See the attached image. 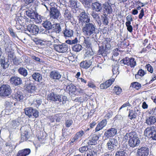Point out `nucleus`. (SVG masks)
<instances>
[{
    "label": "nucleus",
    "instance_id": "f257e3e1",
    "mask_svg": "<svg viewBox=\"0 0 156 156\" xmlns=\"http://www.w3.org/2000/svg\"><path fill=\"white\" fill-rule=\"evenodd\" d=\"M79 23L82 27V32L85 36L89 37L95 32L96 27L93 22L90 23V19L88 14L83 10L78 17Z\"/></svg>",
    "mask_w": 156,
    "mask_h": 156
},
{
    "label": "nucleus",
    "instance_id": "f03ea898",
    "mask_svg": "<svg viewBox=\"0 0 156 156\" xmlns=\"http://www.w3.org/2000/svg\"><path fill=\"white\" fill-rule=\"evenodd\" d=\"M144 135L147 137H149L154 140H156V126H152L147 128L144 132Z\"/></svg>",
    "mask_w": 156,
    "mask_h": 156
},
{
    "label": "nucleus",
    "instance_id": "7ed1b4c3",
    "mask_svg": "<svg viewBox=\"0 0 156 156\" xmlns=\"http://www.w3.org/2000/svg\"><path fill=\"white\" fill-rule=\"evenodd\" d=\"M12 90L8 84H3L0 87V96H8L11 94Z\"/></svg>",
    "mask_w": 156,
    "mask_h": 156
},
{
    "label": "nucleus",
    "instance_id": "20e7f679",
    "mask_svg": "<svg viewBox=\"0 0 156 156\" xmlns=\"http://www.w3.org/2000/svg\"><path fill=\"white\" fill-rule=\"evenodd\" d=\"M50 18L58 19V21H60L59 18H62L59 11L57 8L53 7L50 8Z\"/></svg>",
    "mask_w": 156,
    "mask_h": 156
},
{
    "label": "nucleus",
    "instance_id": "39448f33",
    "mask_svg": "<svg viewBox=\"0 0 156 156\" xmlns=\"http://www.w3.org/2000/svg\"><path fill=\"white\" fill-rule=\"evenodd\" d=\"M54 48L57 51L63 53L67 51L68 46L65 43H62L61 44H55L54 45Z\"/></svg>",
    "mask_w": 156,
    "mask_h": 156
},
{
    "label": "nucleus",
    "instance_id": "423d86ee",
    "mask_svg": "<svg viewBox=\"0 0 156 156\" xmlns=\"http://www.w3.org/2000/svg\"><path fill=\"white\" fill-rule=\"evenodd\" d=\"M62 95H57L53 93L50 94L48 95V100L54 101H58L61 102L64 101L65 98H63Z\"/></svg>",
    "mask_w": 156,
    "mask_h": 156
},
{
    "label": "nucleus",
    "instance_id": "0eeeda50",
    "mask_svg": "<svg viewBox=\"0 0 156 156\" xmlns=\"http://www.w3.org/2000/svg\"><path fill=\"white\" fill-rule=\"evenodd\" d=\"M118 144L117 140L115 138H111L108 141L107 146L108 150L112 151L116 147Z\"/></svg>",
    "mask_w": 156,
    "mask_h": 156
},
{
    "label": "nucleus",
    "instance_id": "6e6552de",
    "mask_svg": "<svg viewBox=\"0 0 156 156\" xmlns=\"http://www.w3.org/2000/svg\"><path fill=\"white\" fill-rule=\"evenodd\" d=\"M122 63H123L124 65L130 66L131 68L134 67L136 65V62L134 58H129L126 57L125 58L121 61Z\"/></svg>",
    "mask_w": 156,
    "mask_h": 156
},
{
    "label": "nucleus",
    "instance_id": "1a4fd4ad",
    "mask_svg": "<svg viewBox=\"0 0 156 156\" xmlns=\"http://www.w3.org/2000/svg\"><path fill=\"white\" fill-rule=\"evenodd\" d=\"M59 20L60 21H59L60 23L56 24L55 27L53 30L55 32V34H59L62 30V28L66 26L63 19L59 18Z\"/></svg>",
    "mask_w": 156,
    "mask_h": 156
},
{
    "label": "nucleus",
    "instance_id": "9d476101",
    "mask_svg": "<svg viewBox=\"0 0 156 156\" xmlns=\"http://www.w3.org/2000/svg\"><path fill=\"white\" fill-rule=\"evenodd\" d=\"M140 141L138 137L133 135L129 139V144L130 147H134L138 146L140 144Z\"/></svg>",
    "mask_w": 156,
    "mask_h": 156
},
{
    "label": "nucleus",
    "instance_id": "9b49d317",
    "mask_svg": "<svg viewBox=\"0 0 156 156\" xmlns=\"http://www.w3.org/2000/svg\"><path fill=\"white\" fill-rule=\"evenodd\" d=\"M149 150L147 147H142L137 151V156H147L149 154Z\"/></svg>",
    "mask_w": 156,
    "mask_h": 156
},
{
    "label": "nucleus",
    "instance_id": "f8f14e48",
    "mask_svg": "<svg viewBox=\"0 0 156 156\" xmlns=\"http://www.w3.org/2000/svg\"><path fill=\"white\" fill-rule=\"evenodd\" d=\"M99 138L98 136L93 135L86 140L85 141L88 145H95L97 143V141L98 140Z\"/></svg>",
    "mask_w": 156,
    "mask_h": 156
},
{
    "label": "nucleus",
    "instance_id": "ddd939ff",
    "mask_svg": "<svg viewBox=\"0 0 156 156\" xmlns=\"http://www.w3.org/2000/svg\"><path fill=\"white\" fill-rule=\"evenodd\" d=\"M91 7L93 11L97 12H100L102 10V4L98 1L92 3Z\"/></svg>",
    "mask_w": 156,
    "mask_h": 156
},
{
    "label": "nucleus",
    "instance_id": "4468645a",
    "mask_svg": "<svg viewBox=\"0 0 156 156\" xmlns=\"http://www.w3.org/2000/svg\"><path fill=\"white\" fill-rule=\"evenodd\" d=\"M27 30L32 34H37L39 30L38 27L34 24L29 25L27 27Z\"/></svg>",
    "mask_w": 156,
    "mask_h": 156
},
{
    "label": "nucleus",
    "instance_id": "2eb2a0df",
    "mask_svg": "<svg viewBox=\"0 0 156 156\" xmlns=\"http://www.w3.org/2000/svg\"><path fill=\"white\" fill-rule=\"evenodd\" d=\"M117 129L114 128H111L106 131L104 133L105 136L108 138L115 136L117 133Z\"/></svg>",
    "mask_w": 156,
    "mask_h": 156
},
{
    "label": "nucleus",
    "instance_id": "dca6fc26",
    "mask_svg": "<svg viewBox=\"0 0 156 156\" xmlns=\"http://www.w3.org/2000/svg\"><path fill=\"white\" fill-rule=\"evenodd\" d=\"M10 80L11 84L15 86L20 85L22 83L21 79L17 76H12L10 78Z\"/></svg>",
    "mask_w": 156,
    "mask_h": 156
},
{
    "label": "nucleus",
    "instance_id": "f3484780",
    "mask_svg": "<svg viewBox=\"0 0 156 156\" xmlns=\"http://www.w3.org/2000/svg\"><path fill=\"white\" fill-rule=\"evenodd\" d=\"M50 76L53 79L59 80L61 78V75L58 71L54 70L50 73Z\"/></svg>",
    "mask_w": 156,
    "mask_h": 156
},
{
    "label": "nucleus",
    "instance_id": "a211bd4d",
    "mask_svg": "<svg viewBox=\"0 0 156 156\" xmlns=\"http://www.w3.org/2000/svg\"><path fill=\"white\" fill-rule=\"evenodd\" d=\"M103 11L104 13L110 14L112 12V9L111 6L108 4H104Z\"/></svg>",
    "mask_w": 156,
    "mask_h": 156
},
{
    "label": "nucleus",
    "instance_id": "6ab92c4d",
    "mask_svg": "<svg viewBox=\"0 0 156 156\" xmlns=\"http://www.w3.org/2000/svg\"><path fill=\"white\" fill-rule=\"evenodd\" d=\"M107 124V121L106 119H104L102 120L97 125L95 129L96 131H98L102 129L106 126Z\"/></svg>",
    "mask_w": 156,
    "mask_h": 156
},
{
    "label": "nucleus",
    "instance_id": "aec40b11",
    "mask_svg": "<svg viewBox=\"0 0 156 156\" xmlns=\"http://www.w3.org/2000/svg\"><path fill=\"white\" fill-rule=\"evenodd\" d=\"M63 33L64 37H71L73 36V31L72 30L69 28H65V30L63 31Z\"/></svg>",
    "mask_w": 156,
    "mask_h": 156
},
{
    "label": "nucleus",
    "instance_id": "412c9836",
    "mask_svg": "<svg viewBox=\"0 0 156 156\" xmlns=\"http://www.w3.org/2000/svg\"><path fill=\"white\" fill-rule=\"evenodd\" d=\"M13 97L18 101H22L24 98L22 93L20 91H17Z\"/></svg>",
    "mask_w": 156,
    "mask_h": 156
},
{
    "label": "nucleus",
    "instance_id": "4be33fe9",
    "mask_svg": "<svg viewBox=\"0 0 156 156\" xmlns=\"http://www.w3.org/2000/svg\"><path fill=\"white\" fill-rule=\"evenodd\" d=\"M30 153V150L29 148H26L18 151L17 156H26Z\"/></svg>",
    "mask_w": 156,
    "mask_h": 156
},
{
    "label": "nucleus",
    "instance_id": "5701e85b",
    "mask_svg": "<svg viewBox=\"0 0 156 156\" xmlns=\"http://www.w3.org/2000/svg\"><path fill=\"white\" fill-rule=\"evenodd\" d=\"M0 64L1 66L4 69H5L8 68L9 66V60L7 58H3L0 60Z\"/></svg>",
    "mask_w": 156,
    "mask_h": 156
},
{
    "label": "nucleus",
    "instance_id": "b1692460",
    "mask_svg": "<svg viewBox=\"0 0 156 156\" xmlns=\"http://www.w3.org/2000/svg\"><path fill=\"white\" fill-rule=\"evenodd\" d=\"M111 47L110 44V41L109 39H107L105 40L103 42V50L102 51H101V53H103L105 51L104 50V48H105V50H106L107 49H109Z\"/></svg>",
    "mask_w": 156,
    "mask_h": 156
},
{
    "label": "nucleus",
    "instance_id": "393cba45",
    "mask_svg": "<svg viewBox=\"0 0 156 156\" xmlns=\"http://www.w3.org/2000/svg\"><path fill=\"white\" fill-rule=\"evenodd\" d=\"M156 122V117L151 116L146 119V123L148 125H151L154 124Z\"/></svg>",
    "mask_w": 156,
    "mask_h": 156
},
{
    "label": "nucleus",
    "instance_id": "a878e982",
    "mask_svg": "<svg viewBox=\"0 0 156 156\" xmlns=\"http://www.w3.org/2000/svg\"><path fill=\"white\" fill-rule=\"evenodd\" d=\"M66 90L69 93L74 94L76 90V87L73 84H71L67 86Z\"/></svg>",
    "mask_w": 156,
    "mask_h": 156
},
{
    "label": "nucleus",
    "instance_id": "bb28decb",
    "mask_svg": "<svg viewBox=\"0 0 156 156\" xmlns=\"http://www.w3.org/2000/svg\"><path fill=\"white\" fill-rule=\"evenodd\" d=\"M26 90L28 93H34L36 89V87L33 84H29L26 85Z\"/></svg>",
    "mask_w": 156,
    "mask_h": 156
},
{
    "label": "nucleus",
    "instance_id": "cd10ccee",
    "mask_svg": "<svg viewBox=\"0 0 156 156\" xmlns=\"http://www.w3.org/2000/svg\"><path fill=\"white\" fill-rule=\"evenodd\" d=\"M92 62L90 61L85 60L81 62L80 63V66L84 69H87L91 65Z\"/></svg>",
    "mask_w": 156,
    "mask_h": 156
},
{
    "label": "nucleus",
    "instance_id": "c85d7f7f",
    "mask_svg": "<svg viewBox=\"0 0 156 156\" xmlns=\"http://www.w3.org/2000/svg\"><path fill=\"white\" fill-rule=\"evenodd\" d=\"M32 78L35 81L38 82H41L42 80L41 75L38 73H34L32 76Z\"/></svg>",
    "mask_w": 156,
    "mask_h": 156
},
{
    "label": "nucleus",
    "instance_id": "c756f323",
    "mask_svg": "<svg viewBox=\"0 0 156 156\" xmlns=\"http://www.w3.org/2000/svg\"><path fill=\"white\" fill-rule=\"evenodd\" d=\"M84 40L83 43V45L88 48H91V43L90 41L89 38V37H88L87 38H84Z\"/></svg>",
    "mask_w": 156,
    "mask_h": 156
},
{
    "label": "nucleus",
    "instance_id": "7c9ffc66",
    "mask_svg": "<svg viewBox=\"0 0 156 156\" xmlns=\"http://www.w3.org/2000/svg\"><path fill=\"white\" fill-rule=\"evenodd\" d=\"M26 14L31 19H35L36 18V15L33 11L28 10L26 11Z\"/></svg>",
    "mask_w": 156,
    "mask_h": 156
},
{
    "label": "nucleus",
    "instance_id": "2f4dec72",
    "mask_svg": "<svg viewBox=\"0 0 156 156\" xmlns=\"http://www.w3.org/2000/svg\"><path fill=\"white\" fill-rule=\"evenodd\" d=\"M33 109L32 108H27L25 109V114L28 116L29 117H30L32 115V113Z\"/></svg>",
    "mask_w": 156,
    "mask_h": 156
},
{
    "label": "nucleus",
    "instance_id": "473e14b6",
    "mask_svg": "<svg viewBox=\"0 0 156 156\" xmlns=\"http://www.w3.org/2000/svg\"><path fill=\"white\" fill-rule=\"evenodd\" d=\"M19 73L21 75L25 77L27 75V70L25 68L21 67H20L18 70Z\"/></svg>",
    "mask_w": 156,
    "mask_h": 156
},
{
    "label": "nucleus",
    "instance_id": "72a5a7b5",
    "mask_svg": "<svg viewBox=\"0 0 156 156\" xmlns=\"http://www.w3.org/2000/svg\"><path fill=\"white\" fill-rule=\"evenodd\" d=\"M43 26L47 29H51L52 27V25L50 21H46L42 23Z\"/></svg>",
    "mask_w": 156,
    "mask_h": 156
},
{
    "label": "nucleus",
    "instance_id": "f704fd0d",
    "mask_svg": "<svg viewBox=\"0 0 156 156\" xmlns=\"http://www.w3.org/2000/svg\"><path fill=\"white\" fill-rule=\"evenodd\" d=\"M91 15L94 20H95L96 21L100 20V18L99 14L97 13L96 12L92 11Z\"/></svg>",
    "mask_w": 156,
    "mask_h": 156
},
{
    "label": "nucleus",
    "instance_id": "c9c22d12",
    "mask_svg": "<svg viewBox=\"0 0 156 156\" xmlns=\"http://www.w3.org/2000/svg\"><path fill=\"white\" fill-rule=\"evenodd\" d=\"M129 119H135L137 116V114L133 110H130L129 112Z\"/></svg>",
    "mask_w": 156,
    "mask_h": 156
},
{
    "label": "nucleus",
    "instance_id": "e433bc0d",
    "mask_svg": "<svg viewBox=\"0 0 156 156\" xmlns=\"http://www.w3.org/2000/svg\"><path fill=\"white\" fill-rule=\"evenodd\" d=\"M115 156H128L127 154L122 150L116 152Z\"/></svg>",
    "mask_w": 156,
    "mask_h": 156
},
{
    "label": "nucleus",
    "instance_id": "4c0bfd02",
    "mask_svg": "<svg viewBox=\"0 0 156 156\" xmlns=\"http://www.w3.org/2000/svg\"><path fill=\"white\" fill-rule=\"evenodd\" d=\"M81 45L80 44H76L73 46L72 49L73 51L76 52H78L81 50Z\"/></svg>",
    "mask_w": 156,
    "mask_h": 156
},
{
    "label": "nucleus",
    "instance_id": "58836bf2",
    "mask_svg": "<svg viewBox=\"0 0 156 156\" xmlns=\"http://www.w3.org/2000/svg\"><path fill=\"white\" fill-rule=\"evenodd\" d=\"M46 34H49L50 36L51 37L53 38H55V32L51 29H48L45 31Z\"/></svg>",
    "mask_w": 156,
    "mask_h": 156
},
{
    "label": "nucleus",
    "instance_id": "ea45409f",
    "mask_svg": "<svg viewBox=\"0 0 156 156\" xmlns=\"http://www.w3.org/2000/svg\"><path fill=\"white\" fill-rule=\"evenodd\" d=\"M64 17L66 19L69 20L71 18V16L69 10L66 9L65 10Z\"/></svg>",
    "mask_w": 156,
    "mask_h": 156
},
{
    "label": "nucleus",
    "instance_id": "a19ab883",
    "mask_svg": "<svg viewBox=\"0 0 156 156\" xmlns=\"http://www.w3.org/2000/svg\"><path fill=\"white\" fill-rule=\"evenodd\" d=\"M22 60L20 58L15 57L13 59V62L16 65H18L22 62Z\"/></svg>",
    "mask_w": 156,
    "mask_h": 156
},
{
    "label": "nucleus",
    "instance_id": "79ce46f5",
    "mask_svg": "<svg viewBox=\"0 0 156 156\" xmlns=\"http://www.w3.org/2000/svg\"><path fill=\"white\" fill-rule=\"evenodd\" d=\"M84 134V131L83 130H80L76 133L75 136L76 139H78L79 138H81Z\"/></svg>",
    "mask_w": 156,
    "mask_h": 156
},
{
    "label": "nucleus",
    "instance_id": "37998d69",
    "mask_svg": "<svg viewBox=\"0 0 156 156\" xmlns=\"http://www.w3.org/2000/svg\"><path fill=\"white\" fill-rule=\"evenodd\" d=\"M114 90L117 95L119 94L122 91L121 88L118 86H116L114 87Z\"/></svg>",
    "mask_w": 156,
    "mask_h": 156
},
{
    "label": "nucleus",
    "instance_id": "c03bdc74",
    "mask_svg": "<svg viewBox=\"0 0 156 156\" xmlns=\"http://www.w3.org/2000/svg\"><path fill=\"white\" fill-rule=\"evenodd\" d=\"M78 40L77 38L76 37L74 40H67L66 41V43L70 44H75L77 43L78 42Z\"/></svg>",
    "mask_w": 156,
    "mask_h": 156
},
{
    "label": "nucleus",
    "instance_id": "a18cd8bd",
    "mask_svg": "<svg viewBox=\"0 0 156 156\" xmlns=\"http://www.w3.org/2000/svg\"><path fill=\"white\" fill-rule=\"evenodd\" d=\"M131 84L133 87L135 88L137 90H138L141 87V84L137 82L132 83Z\"/></svg>",
    "mask_w": 156,
    "mask_h": 156
},
{
    "label": "nucleus",
    "instance_id": "49530a36",
    "mask_svg": "<svg viewBox=\"0 0 156 156\" xmlns=\"http://www.w3.org/2000/svg\"><path fill=\"white\" fill-rule=\"evenodd\" d=\"M73 123V121L71 119H68L66 120L65 125L66 127H69Z\"/></svg>",
    "mask_w": 156,
    "mask_h": 156
},
{
    "label": "nucleus",
    "instance_id": "de8ad7c7",
    "mask_svg": "<svg viewBox=\"0 0 156 156\" xmlns=\"http://www.w3.org/2000/svg\"><path fill=\"white\" fill-rule=\"evenodd\" d=\"M114 79H110L108 80V81H106V82H105V83L106 84L107 87H108L111 85L113 82H114Z\"/></svg>",
    "mask_w": 156,
    "mask_h": 156
},
{
    "label": "nucleus",
    "instance_id": "09e8293b",
    "mask_svg": "<svg viewBox=\"0 0 156 156\" xmlns=\"http://www.w3.org/2000/svg\"><path fill=\"white\" fill-rule=\"evenodd\" d=\"M87 156H97L96 151H94L93 150H91L87 154Z\"/></svg>",
    "mask_w": 156,
    "mask_h": 156
},
{
    "label": "nucleus",
    "instance_id": "8fccbe9b",
    "mask_svg": "<svg viewBox=\"0 0 156 156\" xmlns=\"http://www.w3.org/2000/svg\"><path fill=\"white\" fill-rule=\"evenodd\" d=\"M133 133H126V135L124 136V139L125 140H128L129 139L131 138L133 136Z\"/></svg>",
    "mask_w": 156,
    "mask_h": 156
},
{
    "label": "nucleus",
    "instance_id": "3c124183",
    "mask_svg": "<svg viewBox=\"0 0 156 156\" xmlns=\"http://www.w3.org/2000/svg\"><path fill=\"white\" fill-rule=\"evenodd\" d=\"M88 149V148L87 146H84L79 148V151L80 152L83 153L85 151H87Z\"/></svg>",
    "mask_w": 156,
    "mask_h": 156
},
{
    "label": "nucleus",
    "instance_id": "603ef678",
    "mask_svg": "<svg viewBox=\"0 0 156 156\" xmlns=\"http://www.w3.org/2000/svg\"><path fill=\"white\" fill-rule=\"evenodd\" d=\"M131 23H126V25L127 27V29L130 32H132L133 30V27L130 25Z\"/></svg>",
    "mask_w": 156,
    "mask_h": 156
},
{
    "label": "nucleus",
    "instance_id": "864d4df0",
    "mask_svg": "<svg viewBox=\"0 0 156 156\" xmlns=\"http://www.w3.org/2000/svg\"><path fill=\"white\" fill-rule=\"evenodd\" d=\"M146 67L147 70L151 73H152L153 71V68L150 64H147L146 65Z\"/></svg>",
    "mask_w": 156,
    "mask_h": 156
},
{
    "label": "nucleus",
    "instance_id": "5fc2aeb1",
    "mask_svg": "<svg viewBox=\"0 0 156 156\" xmlns=\"http://www.w3.org/2000/svg\"><path fill=\"white\" fill-rule=\"evenodd\" d=\"M69 5L72 8L74 7L76 5V2L74 0H69Z\"/></svg>",
    "mask_w": 156,
    "mask_h": 156
},
{
    "label": "nucleus",
    "instance_id": "6e6d98bb",
    "mask_svg": "<svg viewBox=\"0 0 156 156\" xmlns=\"http://www.w3.org/2000/svg\"><path fill=\"white\" fill-rule=\"evenodd\" d=\"M127 21L126 22V23H131V22L133 21V19L130 15H128L126 18Z\"/></svg>",
    "mask_w": 156,
    "mask_h": 156
},
{
    "label": "nucleus",
    "instance_id": "4d7b16f0",
    "mask_svg": "<svg viewBox=\"0 0 156 156\" xmlns=\"http://www.w3.org/2000/svg\"><path fill=\"white\" fill-rule=\"evenodd\" d=\"M148 112L150 115H152L155 113V109L154 108L149 109L148 110Z\"/></svg>",
    "mask_w": 156,
    "mask_h": 156
},
{
    "label": "nucleus",
    "instance_id": "13d9d810",
    "mask_svg": "<svg viewBox=\"0 0 156 156\" xmlns=\"http://www.w3.org/2000/svg\"><path fill=\"white\" fill-rule=\"evenodd\" d=\"M56 121L57 122H60L62 119V115L60 114H57L55 115Z\"/></svg>",
    "mask_w": 156,
    "mask_h": 156
},
{
    "label": "nucleus",
    "instance_id": "bf43d9fd",
    "mask_svg": "<svg viewBox=\"0 0 156 156\" xmlns=\"http://www.w3.org/2000/svg\"><path fill=\"white\" fill-rule=\"evenodd\" d=\"M32 115L35 118H37L39 116V112L38 111L36 110L33 109Z\"/></svg>",
    "mask_w": 156,
    "mask_h": 156
},
{
    "label": "nucleus",
    "instance_id": "052dcab7",
    "mask_svg": "<svg viewBox=\"0 0 156 156\" xmlns=\"http://www.w3.org/2000/svg\"><path fill=\"white\" fill-rule=\"evenodd\" d=\"M11 124L12 126L15 127L19 124V122L15 120H13L12 121Z\"/></svg>",
    "mask_w": 156,
    "mask_h": 156
},
{
    "label": "nucleus",
    "instance_id": "680f3d73",
    "mask_svg": "<svg viewBox=\"0 0 156 156\" xmlns=\"http://www.w3.org/2000/svg\"><path fill=\"white\" fill-rule=\"evenodd\" d=\"M144 15V9H142L140 11V13L139 14L138 17L140 19H142L143 16Z\"/></svg>",
    "mask_w": 156,
    "mask_h": 156
},
{
    "label": "nucleus",
    "instance_id": "e2e57ef3",
    "mask_svg": "<svg viewBox=\"0 0 156 156\" xmlns=\"http://www.w3.org/2000/svg\"><path fill=\"white\" fill-rule=\"evenodd\" d=\"M24 3L27 5H29L33 3L35 0H22Z\"/></svg>",
    "mask_w": 156,
    "mask_h": 156
},
{
    "label": "nucleus",
    "instance_id": "0e129e2a",
    "mask_svg": "<svg viewBox=\"0 0 156 156\" xmlns=\"http://www.w3.org/2000/svg\"><path fill=\"white\" fill-rule=\"evenodd\" d=\"M137 73L140 76H143L145 74L144 71L142 69H140L138 71Z\"/></svg>",
    "mask_w": 156,
    "mask_h": 156
},
{
    "label": "nucleus",
    "instance_id": "69168bd1",
    "mask_svg": "<svg viewBox=\"0 0 156 156\" xmlns=\"http://www.w3.org/2000/svg\"><path fill=\"white\" fill-rule=\"evenodd\" d=\"M26 136L27 135H24V133H23L22 134L21 136V140H23V141L27 140L28 139V137L27 136Z\"/></svg>",
    "mask_w": 156,
    "mask_h": 156
},
{
    "label": "nucleus",
    "instance_id": "338daca9",
    "mask_svg": "<svg viewBox=\"0 0 156 156\" xmlns=\"http://www.w3.org/2000/svg\"><path fill=\"white\" fill-rule=\"evenodd\" d=\"M118 67L117 66H114L113 68L112 72L113 74H115L118 72Z\"/></svg>",
    "mask_w": 156,
    "mask_h": 156
},
{
    "label": "nucleus",
    "instance_id": "774afa93",
    "mask_svg": "<svg viewBox=\"0 0 156 156\" xmlns=\"http://www.w3.org/2000/svg\"><path fill=\"white\" fill-rule=\"evenodd\" d=\"M107 88L106 84L105 82L101 84L100 85V88L101 89H105Z\"/></svg>",
    "mask_w": 156,
    "mask_h": 156
}]
</instances>
